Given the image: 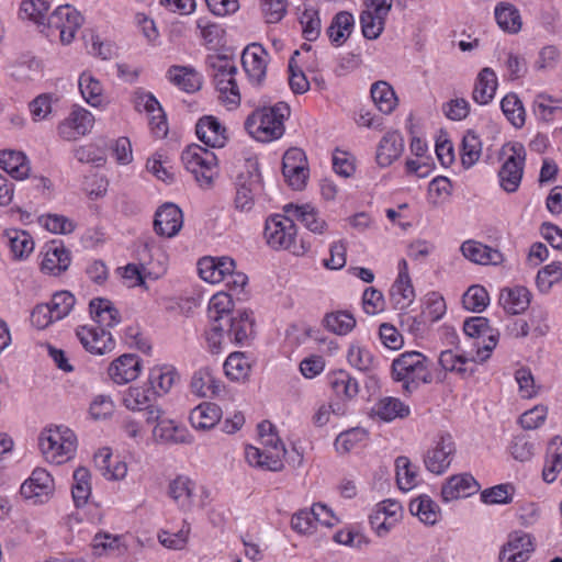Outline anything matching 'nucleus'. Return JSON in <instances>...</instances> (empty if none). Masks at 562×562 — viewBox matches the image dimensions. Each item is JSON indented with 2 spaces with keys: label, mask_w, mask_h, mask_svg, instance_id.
Returning a JSON list of instances; mask_svg holds the SVG:
<instances>
[{
  "label": "nucleus",
  "mask_w": 562,
  "mask_h": 562,
  "mask_svg": "<svg viewBox=\"0 0 562 562\" xmlns=\"http://www.w3.org/2000/svg\"><path fill=\"white\" fill-rule=\"evenodd\" d=\"M224 371L231 380L238 381L245 379L248 375L250 366L245 355L243 352L236 351L232 352L227 357L226 361L224 362Z\"/></svg>",
  "instance_id": "obj_61"
},
{
  "label": "nucleus",
  "mask_w": 562,
  "mask_h": 562,
  "mask_svg": "<svg viewBox=\"0 0 562 562\" xmlns=\"http://www.w3.org/2000/svg\"><path fill=\"white\" fill-rule=\"evenodd\" d=\"M498 86L497 76L490 67L480 70L474 81L472 99L480 105L488 104L495 97Z\"/></svg>",
  "instance_id": "obj_30"
},
{
  "label": "nucleus",
  "mask_w": 562,
  "mask_h": 562,
  "mask_svg": "<svg viewBox=\"0 0 562 562\" xmlns=\"http://www.w3.org/2000/svg\"><path fill=\"white\" fill-rule=\"evenodd\" d=\"M205 65L222 102L231 108L239 105L240 93L236 81L238 69L234 59L222 54H211L206 56Z\"/></svg>",
  "instance_id": "obj_3"
},
{
  "label": "nucleus",
  "mask_w": 562,
  "mask_h": 562,
  "mask_svg": "<svg viewBox=\"0 0 562 562\" xmlns=\"http://www.w3.org/2000/svg\"><path fill=\"white\" fill-rule=\"evenodd\" d=\"M372 411L385 422H392L395 418H404L409 414V407L395 397H384L380 400Z\"/></svg>",
  "instance_id": "obj_47"
},
{
  "label": "nucleus",
  "mask_w": 562,
  "mask_h": 562,
  "mask_svg": "<svg viewBox=\"0 0 562 562\" xmlns=\"http://www.w3.org/2000/svg\"><path fill=\"white\" fill-rule=\"evenodd\" d=\"M482 144L479 136L469 131L462 140V164L465 167L473 166L481 157Z\"/></svg>",
  "instance_id": "obj_64"
},
{
  "label": "nucleus",
  "mask_w": 562,
  "mask_h": 562,
  "mask_svg": "<svg viewBox=\"0 0 562 562\" xmlns=\"http://www.w3.org/2000/svg\"><path fill=\"white\" fill-rule=\"evenodd\" d=\"M181 160L201 186H211L217 172V157L212 150L191 144L182 151Z\"/></svg>",
  "instance_id": "obj_9"
},
{
  "label": "nucleus",
  "mask_w": 562,
  "mask_h": 562,
  "mask_svg": "<svg viewBox=\"0 0 562 562\" xmlns=\"http://www.w3.org/2000/svg\"><path fill=\"white\" fill-rule=\"evenodd\" d=\"M404 510L400 503L385 499L375 505L369 515L371 527H394L403 517Z\"/></svg>",
  "instance_id": "obj_31"
},
{
  "label": "nucleus",
  "mask_w": 562,
  "mask_h": 562,
  "mask_svg": "<svg viewBox=\"0 0 562 562\" xmlns=\"http://www.w3.org/2000/svg\"><path fill=\"white\" fill-rule=\"evenodd\" d=\"M263 449L254 446L245 448V458L251 467H258L273 472L281 471L284 467L283 458L285 447L277 432L268 434L260 438Z\"/></svg>",
  "instance_id": "obj_7"
},
{
  "label": "nucleus",
  "mask_w": 562,
  "mask_h": 562,
  "mask_svg": "<svg viewBox=\"0 0 562 562\" xmlns=\"http://www.w3.org/2000/svg\"><path fill=\"white\" fill-rule=\"evenodd\" d=\"M140 371V362L137 356L125 353L115 359L109 367L108 373L116 384H125L135 380Z\"/></svg>",
  "instance_id": "obj_26"
},
{
  "label": "nucleus",
  "mask_w": 562,
  "mask_h": 562,
  "mask_svg": "<svg viewBox=\"0 0 562 562\" xmlns=\"http://www.w3.org/2000/svg\"><path fill=\"white\" fill-rule=\"evenodd\" d=\"M83 16L70 4H58L54 12L47 18V35L58 33L64 45L70 44L77 31L83 24Z\"/></svg>",
  "instance_id": "obj_10"
},
{
  "label": "nucleus",
  "mask_w": 562,
  "mask_h": 562,
  "mask_svg": "<svg viewBox=\"0 0 562 562\" xmlns=\"http://www.w3.org/2000/svg\"><path fill=\"white\" fill-rule=\"evenodd\" d=\"M532 109L538 120L548 123L562 116V99L541 93L535 98Z\"/></svg>",
  "instance_id": "obj_45"
},
{
  "label": "nucleus",
  "mask_w": 562,
  "mask_h": 562,
  "mask_svg": "<svg viewBox=\"0 0 562 562\" xmlns=\"http://www.w3.org/2000/svg\"><path fill=\"white\" fill-rule=\"evenodd\" d=\"M235 269V261L229 257H204L198 262L200 277L210 283H220Z\"/></svg>",
  "instance_id": "obj_24"
},
{
  "label": "nucleus",
  "mask_w": 562,
  "mask_h": 562,
  "mask_svg": "<svg viewBox=\"0 0 562 562\" xmlns=\"http://www.w3.org/2000/svg\"><path fill=\"white\" fill-rule=\"evenodd\" d=\"M456 443L450 434H441L424 454L426 469L434 474L445 473L454 457Z\"/></svg>",
  "instance_id": "obj_13"
},
{
  "label": "nucleus",
  "mask_w": 562,
  "mask_h": 562,
  "mask_svg": "<svg viewBox=\"0 0 562 562\" xmlns=\"http://www.w3.org/2000/svg\"><path fill=\"white\" fill-rule=\"evenodd\" d=\"M290 115V106L278 102L254 111L245 121V128L255 139L268 143L284 134V120Z\"/></svg>",
  "instance_id": "obj_2"
},
{
  "label": "nucleus",
  "mask_w": 562,
  "mask_h": 562,
  "mask_svg": "<svg viewBox=\"0 0 562 562\" xmlns=\"http://www.w3.org/2000/svg\"><path fill=\"white\" fill-rule=\"evenodd\" d=\"M190 387L192 393L199 397H207L218 395L222 385L215 379L213 370L210 367H203L193 373Z\"/></svg>",
  "instance_id": "obj_34"
},
{
  "label": "nucleus",
  "mask_w": 562,
  "mask_h": 562,
  "mask_svg": "<svg viewBox=\"0 0 562 562\" xmlns=\"http://www.w3.org/2000/svg\"><path fill=\"white\" fill-rule=\"evenodd\" d=\"M368 432L363 428H351L339 434L335 440V448L339 453H348L358 443L367 440Z\"/></svg>",
  "instance_id": "obj_63"
},
{
  "label": "nucleus",
  "mask_w": 562,
  "mask_h": 562,
  "mask_svg": "<svg viewBox=\"0 0 562 562\" xmlns=\"http://www.w3.org/2000/svg\"><path fill=\"white\" fill-rule=\"evenodd\" d=\"M488 302V293L482 285H471L462 296L463 306L475 313L484 311Z\"/></svg>",
  "instance_id": "obj_60"
},
{
  "label": "nucleus",
  "mask_w": 562,
  "mask_h": 562,
  "mask_svg": "<svg viewBox=\"0 0 562 562\" xmlns=\"http://www.w3.org/2000/svg\"><path fill=\"white\" fill-rule=\"evenodd\" d=\"M183 224L182 211L173 203H165L155 214L154 229L164 237H173Z\"/></svg>",
  "instance_id": "obj_20"
},
{
  "label": "nucleus",
  "mask_w": 562,
  "mask_h": 562,
  "mask_svg": "<svg viewBox=\"0 0 562 562\" xmlns=\"http://www.w3.org/2000/svg\"><path fill=\"white\" fill-rule=\"evenodd\" d=\"M562 280V263L552 261L538 271L536 283L542 293H548L554 283Z\"/></svg>",
  "instance_id": "obj_59"
},
{
  "label": "nucleus",
  "mask_w": 562,
  "mask_h": 562,
  "mask_svg": "<svg viewBox=\"0 0 562 562\" xmlns=\"http://www.w3.org/2000/svg\"><path fill=\"white\" fill-rule=\"evenodd\" d=\"M70 265V252L61 243L52 241L46 246V252L42 261V271L52 276H59Z\"/></svg>",
  "instance_id": "obj_29"
},
{
  "label": "nucleus",
  "mask_w": 562,
  "mask_h": 562,
  "mask_svg": "<svg viewBox=\"0 0 562 562\" xmlns=\"http://www.w3.org/2000/svg\"><path fill=\"white\" fill-rule=\"evenodd\" d=\"M38 446L47 462L59 465L74 458L77 438L68 427L54 426L41 432Z\"/></svg>",
  "instance_id": "obj_5"
},
{
  "label": "nucleus",
  "mask_w": 562,
  "mask_h": 562,
  "mask_svg": "<svg viewBox=\"0 0 562 562\" xmlns=\"http://www.w3.org/2000/svg\"><path fill=\"white\" fill-rule=\"evenodd\" d=\"M153 438L157 443L179 445L192 443L193 437L186 427L176 425L170 419H161L153 430Z\"/></svg>",
  "instance_id": "obj_25"
},
{
  "label": "nucleus",
  "mask_w": 562,
  "mask_h": 562,
  "mask_svg": "<svg viewBox=\"0 0 562 562\" xmlns=\"http://www.w3.org/2000/svg\"><path fill=\"white\" fill-rule=\"evenodd\" d=\"M404 150L403 136L397 131H390L381 138L376 149V162L387 167L398 159Z\"/></svg>",
  "instance_id": "obj_27"
},
{
  "label": "nucleus",
  "mask_w": 562,
  "mask_h": 562,
  "mask_svg": "<svg viewBox=\"0 0 562 562\" xmlns=\"http://www.w3.org/2000/svg\"><path fill=\"white\" fill-rule=\"evenodd\" d=\"M94 124V116L81 106H75L69 116L58 125V134L66 140H76L88 134Z\"/></svg>",
  "instance_id": "obj_17"
},
{
  "label": "nucleus",
  "mask_w": 562,
  "mask_h": 562,
  "mask_svg": "<svg viewBox=\"0 0 562 562\" xmlns=\"http://www.w3.org/2000/svg\"><path fill=\"white\" fill-rule=\"evenodd\" d=\"M265 237L269 246L274 249L290 250L300 256L307 251V247L296 241V226L291 214H274L267 218Z\"/></svg>",
  "instance_id": "obj_6"
},
{
  "label": "nucleus",
  "mask_w": 562,
  "mask_h": 562,
  "mask_svg": "<svg viewBox=\"0 0 562 562\" xmlns=\"http://www.w3.org/2000/svg\"><path fill=\"white\" fill-rule=\"evenodd\" d=\"M0 167L16 180L27 178L30 173L27 158L22 151L3 150L0 155Z\"/></svg>",
  "instance_id": "obj_40"
},
{
  "label": "nucleus",
  "mask_w": 562,
  "mask_h": 562,
  "mask_svg": "<svg viewBox=\"0 0 562 562\" xmlns=\"http://www.w3.org/2000/svg\"><path fill=\"white\" fill-rule=\"evenodd\" d=\"M168 496L182 512L203 508L209 502V492L186 475H178L170 481Z\"/></svg>",
  "instance_id": "obj_8"
},
{
  "label": "nucleus",
  "mask_w": 562,
  "mask_h": 562,
  "mask_svg": "<svg viewBox=\"0 0 562 562\" xmlns=\"http://www.w3.org/2000/svg\"><path fill=\"white\" fill-rule=\"evenodd\" d=\"M389 529H338L333 536L335 542L355 549H362L373 541V537H383Z\"/></svg>",
  "instance_id": "obj_28"
},
{
  "label": "nucleus",
  "mask_w": 562,
  "mask_h": 562,
  "mask_svg": "<svg viewBox=\"0 0 562 562\" xmlns=\"http://www.w3.org/2000/svg\"><path fill=\"white\" fill-rule=\"evenodd\" d=\"M396 482L398 487L408 492L417 485V471L413 469L411 460L407 457L401 456L395 460Z\"/></svg>",
  "instance_id": "obj_56"
},
{
  "label": "nucleus",
  "mask_w": 562,
  "mask_h": 562,
  "mask_svg": "<svg viewBox=\"0 0 562 562\" xmlns=\"http://www.w3.org/2000/svg\"><path fill=\"white\" fill-rule=\"evenodd\" d=\"M170 81L186 92H194L200 89L201 81L198 74L186 66H172L168 70Z\"/></svg>",
  "instance_id": "obj_48"
},
{
  "label": "nucleus",
  "mask_w": 562,
  "mask_h": 562,
  "mask_svg": "<svg viewBox=\"0 0 562 562\" xmlns=\"http://www.w3.org/2000/svg\"><path fill=\"white\" fill-rule=\"evenodd\" d=\"M198 138L211 148H222L227 142L226 128L213 115H204L195 125Z\"/></svg>",
  "instance_id": "obj_22"
},
{
  "label": "nucleus",
  "mask_w": 562,
  "mask_h": 562,
  "mask_svg": "<svg viewBox=\"0 0 562 562\" xmlns=\"http://www.w3.org/2000/svg\"><path fill=\"white\" fill-rule=\"evenodd\" d=\"M371 98L378 109L390 114L396 106L397 98L393 88L385 81H378L371 87Z\"/></svg>",
  "instance_id": "obj_51"
},
{
  "label": "nucleus",
  "mask_w": 562,
  "mask_h": 562,
  "mask_svg": "<svg viewBox=\"0 0 562 562\" xmlns=\"http://www.w3.org/2000/svg\"><path fill=\"white\" fill-rule=\"evenodd\" d=\"M90 314L99 327H114L121 322L119 311L106 299L97 297L89 304Z\"/></svg>",
  "instance_id": "obj_37"
},
{
  "label": "nucleus",
  "mask_w": 562,
  "mask_h": 562,
  "mask_svg": "<svg viewBox=\"0 0 562 562\" xmlns=\"http://www.w3.org/2000/svg\"><path fill=\"white\" fill-rule=\"evenodd\" d=\"M76 335L85 349L91 353L104 355L115 347L112 335L99 326H81Z\"/></svg>",
  "instance_id": "obj_19"
},
{
  "label": "nucleus",
  "mask_w": 562,
  "mask_h": 562,
  "mask_svg": "<svg viewBox=\"0 0 562 562\" xmlns=\"http://www.w3.org/2000/svg\"><path fill=\"white\" fill-rule=\"evenodd\" d=\"M494 16L501 30L509 34H517L522 26L519 10L509 2H498L494 9Z\"/></svg>",
  "instance_id": "obj_38"
},
{
  "label": "nucleus",
  "mask_w": 562,
  "mask_h": 562,
  "mask_svg": "<svg viewBox=\"0 0 562 562\" xmlns=\"http://www.w3.org/2000/svg\"><path fill=\"white\" fill-rule=\"evenodd\" d=\"M2 238L16 259L27 257L34 249L33 238L26 231L7 229L3 232Z\"/></svg>",
  "instance_id": "obj_42"
},
{
  "label": "nucleus",
  "mask_w": 562,
  "mask_h": 562,
  "mask_svg": "<svg viewBox=\"0 0 562 562\" xmlns=\"http://www.w3.org/2000/svg\"><path fill=\"white\" fill-rule=\"evenodd\" d=\"M501 109L515 127L519 128L525 124V109L517 94H506L501 101Z\"/></svg>",
  "instance_id": "obj_57"
},
{
  "label": "nucleus",
  "mask_w": 562,
  "mask_h": 562,
  "mask_svg": "<svg viewBox=\"0 0 562 562\" xmlns=\"http://www.w3.org/2000/svg\"><path fill=\"white\" fill-rule=\"evenodd\" d=\"M392 379L402 383L406 392H413L422 383H430L432 375L429 361L418 351H405L392 361Z\"/></svg>",
  "instance_id": "obj_4"
},
{
  "label": "nucleus",
  "mask_w": 562,
  "mask_h": 562,
  "mask_svg": "<svg viewBox=\"0 0 562 562\" xmlns=\"http://www.w3.org/2000/svg\"><path fill=\"white\" fill-rule=\"evenodd\" d=\"M409 510L412 515H416L422 522L427 525H435L439 516L438 505L427 495L413 499Z\"/></svg>",
  "instance_id": "obj_52"
},
{
  "label": "nucleus",
  "mask_w": 562,
  "mask_h": 562,
  "mask_svg": "<svg viewBox=\"0 0 562 562\" xmlns=\"http://www.w3.org/2000/svg\"><path fill=\"white\" fill-rule=\"evenodd\" d=\"M463 331L467 336L472 338H484L483 346L476 344V356L471 361L484 362L491 357V352L496 347L498 341V331L492 329L488 319L483 316H474L465 319L463 324Z\"/></svg>",
  "instance_id": "obj_12"
},
{
  "label": "nucleus",
  "mask_w": 562,
  "mask_h": 562,
  "mask_svg": "<svg viewBox=\"0 0 562 562\" xmlns=\"http://www.w3.org/2000/svg\"><path fill=\"white\" fill-rule=\"evenodd\" d=\"M323 325L329 331L344 336L355 328L356 318L347 311L330 312L325 315Z\"/></svg>",
  "instance_id": "obj_50"
},
{
  "label": "nucleus",
  "mask_w": 562,
  "mask_h": 562,
  "mask_svg": "<svg viewBox=\"0 0 562 562\" xmlns=\"http://www.w3.org/2000/svg\"><path fill=\"white\" fill-rule=\"evenodd\" d=\"M268 52L259 43L247 45L241 53V65L249 82L261 87L265 82L268 66Z\"/></svg>",
  "instance_id": "obj_15"
},
{
  "label": "nucleus",
  "mask_w": 562,
  "mask_h": 562,
  "mask_svg": "<svg viewBox=\"0 0 562 562\" xmlns=\"http://www.w3.org/2000/svg\"><path fill=\"white\" fill-rule=\"evenodd\" d=\"M71 494L77 507L87 503L91 494L90 472L87 468L80 467L75 470Z\"/></svg>",
  "instance_id": "obj_55"
},
{
  "label": "nucleus",
  "mask_w": 562,
  "mask_h": 562,
  "mask_svg": "<svg viewBox=\"0 0 562 562\" xmlns=\"http://www.w3.org/2000/svg\"><path fill=\"white\" fill-rule=\"evenodd\" d=\"M190 423L195 429H211L222 418L221 407L212 402H203L190 413Z\"/></svg>",
  "instance_id": "obj_36"
},
{
  "label": "nucleus",
  "mask_w": 562,
  "mask_h": 562,
  "mask_svg": "<svg viewBox=\"0 0 562 562\" xmlns=\"http://www.w3.org/2000/svg\"><path fill=\"white\" fill-rule=\"evenodd\" d=\"M390 296L396 308H406L415 297L412 281L396 279L390 289Z\"/></svg>",
  "instance_id": "obj_58"
},
{
  "label": "nucleus",
  "mask_w": 562,
  "mask_h": 562,
  "mask_svg": "<svg viewBox=\"0 0 562 562\" xmlns=\"http://www.w3.org/2000/svg\"><path fill=\"white\" fill-rule=\"evenodd\" d=\"M329 384L337 396L347 400L356 397L359 392L358 381L344 370L334 372L329 376Z\"/></svg>",
  "instance_id": "obj_49"
},
{
  "label": "nucleus",
  "mask_w": 562,
  "mask_h": 562,
  "mask_svg": "<svg viewBox=\"0 0 562 562\" xmlns=\"http://www.w3.org/2000/svg\"><path fill=\"white\" fill-rule=\"evenodd\" d=\"M461 251L467 259L480 265H497L503 259L498 250L475 240L464 241Z\"/></svg>",
  "instance_id": "obj_35"
},
{
  "label": "nucleus",
  "mask_w": 562,
  "mask_h": 562,
  "mask_svg": "<svg viewBox=\"0 0 562 562\" xmlns=\"http://www.w3.org/2000/svg\"><path fill=\"white\" fill-rule=\"evenodd\" d=\"M393 0H367V9L360 14L362 34L368 40H376L384 30L385 19L392 9Z\"/></svg>",
  "instance_id": "obj_14"
},
{
  "label": "nucleus",
  "mask_w": 562,
  "mask_h": 562,
  "mask_svg": "<svg viewBox=\"0 0 562 562\" xmlns=\"http://www.w3.org/2000/svg\"><path fill=\"white\" fill-rule=\"evenodd\" d=\"M94 465L106 480H121L127 473V465L113 454L109 448H102L94 454Z\"/></svg>",
  "instance_id": "obj_33"
},
{
  "label": "nucleus",
  "mask_w": 562,
  "mask_h": 562,
  "mask_svg": "<svg viewBox=\"0 0 562 562\" xmlns=\"http://www.w3.org/2000/svg\"><path fill=\"white\" fill-rule=\"evenodd\" d=\"M178 378L177 371L170 366L155 367L150 370L148 385L158 391V396L168 393Z\"/></svg>",
  "instance_id": "obj_46"
},
{
  "label": "nucleus",
  "mask_w": 562,
  "mask_h": 562,
  "mask_svg": "<svg viewBox=\"0 0 562 562\" xmlns=\"http://www.w3.org/2000/svg\"><path fill=\"white\" fill-rule=\"evenodd\" d=\"M348 362L359 371H371L375 368V360L371 351L360 345H351L348 350Z\"/></svg>",
  "instance_id": "obj_62"
},
{
  "label": "nucleus",
  "mask_w": 562,
  "mask_h": 562,
  "mask_svg": "<svg viewBox=\"0 0 562 562\" xmlns=\"http://www.w3.org/2000/svg\"><path fill=\"white\" fill-rule=\"evenodd\" d=\"M314 522L321 524L322 527H335L341 520L326 505L316 503L311 509H302L294 514L291 519V527H302L303 525L312 527Z\"/></svg>",
  "instance_id": "obj_21"
},
{
  "label": "nucleus",
  "mask_w": 562,
  "mask_h": 562,
  "mask_svg": "<svg viewBox=\"0 0 562 562\" xmlns=\"http://www.w3.org/2000/svg\"><path fill=\"white\" fill-rule=\"evenodd\" d=\"M158 391L153 390L148 384L143 386H131L123 394V404L130 411H143L156 402Z\"/></svg>",
  "instance_id": "obj_39"
},
{
  "label": "nucleus",
  "mask_w": 562,
  "mask_h": 562,
  "mask_svg": "<svg viewBox=\"0 0 562 562\" xmlns=\"http://www.w3.org/2000/svg\"><path fill=\"white\" fill-rule=\"evenodd\" d=\"M355 20L351 13L347 11L338 12L331 20L326 33L333 44L340 46L350 36Z\"/></svg>",
  "instance_id": "obj_44"
},
{
  "label": "nucleus",
  "mask_w": 562,
  "mask_h": 562,
  "mask_svg": "<svg viewBox=\"0 0 562 562\" xmlns=\"http://www.w3.org/2000/svg\"><path fill=\"white\" fill-rule=\"evenodd\" d=\"M284 212L291 214L293 218L300 221L308 231L315 234H323L327 228V223L319 215V212L310 204L284 206Z\"/></svg>",
  "instance_id": "obj_32"
},
{
  "label": "nucleus",
  "mask_w": 562,
  "mask_h": 562,
  "mask_svg": "<svg viewBox=\"0 0 562 562\" xmlns=\"http://www.w3.org/2000/svg\"><path fill=\"white\" fill-rule=\"evenodd\" d=\"M505 150L510 154L506 157L498 170L501 188L507 193L518 190L525 169L526 149L520 143L507 145Z\"/></svg>",
  "instance_id": "obj_11"
},
{
  "label": "nucleus",
  "mask_w": 562,
  "mask_h": 562,
  "mask_svg": "<svg viewBox=\"0 0 562 562\" xmlns=\"http://www.w3.org/2000/svg\"><path fill=\"white\" fill-rule=\"evenodd\" d=\"M248 311L233 313L232 293L218 292L209 303V317L227 325V336L234 344H244L252 334L254 321Z\"/></svg>",
  "instance_id": "obj_1"
},
{
  "label": "nucleus",
  "mask_w": 562,
  "mask_h": 562,
  "mask_svg": "<svg viewBox=\"0 0 562 562\" xmlns=\"http://www.w3.org/2000/svg\"><path fill=\"white\" fill-rule=\"evenodd\" d=\"M562 471V438L554 436L547 448L546 464L542 477L546 482L552 483Z\"/></svg>",
  "instance_id": "obj_43"
},
{
  "label": "nucleus",
  "mask_w": 562,
  "mask_h": 562,
  "mask_svg": "<svg viewBox=\"0 0 562 562\" xmlns=\"http://www.w3.org/2000/svg\"><path fill=\"white\" fill-rule=\"evenodd\" d=\"M79 89L83 99L92 106L103 103V87L90 72H82L79 77Z\"/></svg>",
  "instance_id": "obj_53"
},
{
  "label": "nucleus",
  "mask_w": 562,
  "mask_h": 562,
  "mask_svg": "<svg viewBox=\"0 0 562 562\" xmlns=\"http://www.w3.org/2000/svg\"><path fill=\"white\" fill-rule=\"evenodd\" d=\"M499 302L504 310L513 315L525 312L530 304V292L525 286H515L502 291Z\"/></svg>",
  "instance_id": "obj_41"
},
{
  "label": "nucleus",
  "mask_w": 562,
  "mask_h": 562,
  "mask_svg": "<svg viewBox=\"0 0 562 562\" xmlns=\"http://www.w3.org/2000/svg\"><path fill=\"white\" fill-rule=\"evenodd\" d=\"M535 550V539L522 530L509 533L499 552V562H526Z\"/></svg>",
  "instance_id": "obj_16"
},
{
  "label": "nucleus",
  "mask_w": 562,
  "mask_h": 562,
  "mask_svg": "<svg viewBox=\"0 0 562 562\" xmlns=\"http://www.w3.org/2000/svg\"><path fill=\"white\" fill-rule=\"evenodd\" d=\"M54 490V480L44 469L37 468L32 475L21 485V495L33 504L45 503Z\"/></svg>",
  "instance_id": "obj_18"
},
{
  "label": "nucleus",
  "mask_w": 562,
  "mask_h": 562,
  "mask_svg": "<svg viewBox=\"0 0 562 562\" xmlns=\"http://www.w3.org/2000/svg\"><path fill=\"white\" fill-rule=\"evenodd\" d=\"M469 361L464 356L450 349L443 350L439 355V364L445 371L454 372L463 378L474 373V369L467 366Z\"/></svg>",
  "instance_id": "obj_54"
},
{
  "label": "nucleus",
  "mask_w": 562,
  "mask_h": 562,
  "mask_svg": "<svg viewBox=\"0 0 562 562\" xmlns=\"http://www.w3.org/2000/svg\"><path fill=\"white\" fill-rule=\"evenodd\" d=\"M480 491L479 482L469 473L452 475L442 485L441 496L445 502L469 497Z\"/></svg>",
  "instance_id": "obj_23"
}]
</instances>
